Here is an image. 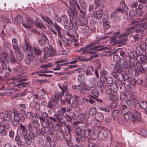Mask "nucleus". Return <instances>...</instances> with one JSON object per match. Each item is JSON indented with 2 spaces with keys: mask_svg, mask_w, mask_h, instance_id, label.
<instances>
[{
  "mask_svg": "<svg viewBox=\"0 0 147 147\" xmlns=\"http://www.w3.org/2000/svg\"><path fill=\"white\" fill-rule=\"evenodd\" d=\"M74 125L76 129V134L80 136L82 141H85L90 132V130L88 129L87 125L79 121L74 122Z\"/></svg>",
  "mask_w": 147,
  "mask_h": 147,
  "instance_id": "f257e3e1",
  "label": "nucleus"
},
{
  "mask_svg": "<svg viewBox=\"0 0 147 147\" xmlns=\"http://www.w3.org/2000/svg\"><path fill=\"white\" fill-rule=\"evenodd\" d=\"M98 43V42H91L86 47L80 49L79 51L81 54L88 53L90 54H95L97 51L108 50L110 49L109 47H104L102 45L92 47Z\"/></svg>",
  "mask_w": 147,
  "mask_h": 147,
  "instance_id": "f03ea898",
  "label": "nucleus"
},
{
  "mask_svg": "<svg viewBox=\"0 0 147 147\" xmlns=\"http://www.w3.org/2000/svg\"><path fill=\"white\" fill-rule=\"evenodd\" d=\"M13 113L14 115L13 119L12 121V123L13 126L17 127L19 125L20 122L23 123L25 120V118L24 116L22 115L20 116L19 112L16 109L13 110ZM21 115H26V112L25 110L21 109L20 111Z\"/></svg>",
  "mask_w": 147,
  "mask_h": 147,
  "instance_id": "7ed1b4c3",
  "label": "nucleus"
},
{
  "mask_svg": "<svg viewBox=\"0 0 147 147\" xmlns=\"http://www.w3.org/2000/svg\"><path fill=\"white\" fill-rule=\"evenodd\" d=\"M44 54L43 58L40 59V61L45 63L46 60L50 57H53L56 55V53L55 51L53 49L52 47H50L49 48L47 47L43 49Z\"/></svg>",
  "mask_w": 147,
  "mask_h": 147,
  "instance_id": "20e7f679",
  "label": "nucleus"
},
{
  "mask_svg": "<svg viewBox=\"0 0 147 147\" xmlns=\"http://www.w3.org/2000/svg\"><path fill=\"white\" fill-rule=\"evenodd\" d=\"M40 121L41 122V125L42 127V128L41 130L40 129H36L37 132L39 134H42L47 133L48 132L50 129V125H51V127H53V124L52 123H50L51 122L48 119L43 121Z\"/></svg>",
  "mask_w": 147,
  "mask_h": 147,
  "instance_id": "39448f33",
  "label": "nucleus"
},
{
  "mask_svg": "<svg viewBox=\"0 0 147 147\" xmlns=\"http://www.w3.org/2000/svg\"><path fill=\"white\" fill-rule=\"evenodd\" d=\"M22 51L25 53L29 52L33 50L32 46L30 44L28 38H27L21 45Z\"/></svg>",
  "mask_w": 147,
  "mask_h": 147,
  "instance_id": "423d86ee",
  "label": "nucleus"
},
{
  "mask_svg": "<svg viewBox=\"0 0 147 147\" xmlns=\"http://www.w3.org/2000/svg\"><path fill=\"white\" fill-rule=\"evenodd\" d=\"M86 12L80 10V17L79 18L80 25L86 26L88 24L87 18L85 17Z\"/></svg>",
  "mask_w": 147,
  "mask_h": 147,
  "instance_id": "0eeeda50",
  "label": "nucleus"
},
{
  "mask_svg": "<svg viewBox=\"0 0 147 147\" xmlns=\"http://www.w3.org/2000/svg\"><path fill=\"white\" fill-rule=\"evenodd\" d=\"M98 56V55H94L91 56H90V58H88L87 59H85L84 57L80 56H77L76 58H74V60L70 62L69 63L71 64H73L76 63L79 60H80L82 61H87L89 60L92 59L93 58H95L97 57Z\"/></svg>",
  "mask_w": 147,
  "mask_h": 147,
  "instance_id": "6e6552de",
  "label": "nucleus"
},
{
  "mask_svg": "<svg viewBox=\"0 0 147 147\" xmlns=\"http://www.w3.org/2000/svg\"><path fill=\"white\" fill-rule=\"evenodd\" d=\"M36 56L33 52V50L28 52L27 59L25 60L26 63L28 65H29L34 60Z\"/></svg>",
  "mask_w": 147,
  "mask_h": 147,
  "instance_id": "1a4fd4ad",
  "label": "nucleus"
},
{
  "mask_svg": "<svg viewBox=\"0 0 147 147\" xmlns=\"http://www.w3.org/2000/svg\"><path fill=\"white\" fill-rule=\"evenodd\" d=\"M18 133L21 138H22L28 134L25 126L22 124L20 125V127L18 129Z\"/></svg>",
  "mask_w": 147,
  "mask_h": 147,
  "instance_id": "9d476101",
  "label": "nucleus"
},
{
  "mask_svg": "<svg viewBox=\"0 0 147 147\" xmlns=\"http://www.w3.org/2000/svg\"><path fill=\"white\" fill-rule=\"evenodd\" d=\"M70 24L72 25V27L74 30V32L76 34V31L78 29V21L77 19L75 18H72L71 19V18L70 19Z\"/></svg>",
  "mask_w": 147,
  "mask_h": 147,
  "instance_id": "9b49d317",
  "label": "nucleus"
},
{
  "mask_svg": "<svg viewBox=\"0 0 147 147\" xmlns=\"http://www.w3.org/2000/svg\"><path fill=\"white\" fill-rule=\"evenodd\" d=\"M69 6L70 9H71L76 10L77 8L80 12V10H82L80 9V6L76 1H72L69 3Z\"/></svg>",
  "mask_w": 147,
  "mask_h": 147,
  "instance_id": "f8f14e48",
  "label": "nucleus"
},
{
  "mask_svg": "<svg viewBox=\"0 0 147 147\" xmlns=\"http://www.w3.org/2000/svg\"><path fill=\"white\" fill-rule=\"evenodd\" d=\"M132 114L133 118V121L136 122L140 120L141 115L139 111L134 110L132 112Z\"/></svg>",
  "mask_w": 147,
  "mask_h": 147,
  "instance_id": "ddd939ff",
  "label": "nucleus"
},
{
  "mask_svg": "<svg viewBox=\"0 0 147 147\" xmlns=\"http://www.w3.org/2000/svg\"><path fill=\"white\" fill-rule=\"evenodd\" d=\"M133 29H134L135 32L138 33H139L141 31V30L140 29H138L135 27H131L126 29L125 30L124 34L127 36L129 35L132 32Z\"/></svg>",
  "mask_w": 147,
  "mask_h": 147,
  "instance_id": "4468645a",
  "label": "nucleus"
},
{
  "mask_svg": "<svg viewBox=\"0 0 147 147\" xmlns=\"http://www.w3.org/2000/svg\"><path fill=\"white\" fill-rule=\"evenodd\" d=\"M67 111L68 112L70 111L68 108L67 109L65 107H61L57 111V115L59 117L63 116Z\"/></svg>",
  "mask_w": 147,
  "mask_h": 147,
  "instance_id": "2eb2a0df",
  "label": "nucleus"
},
{
  "mask_svg": "<svg viewBox=\"0 0 147 147\" xmlns=\"http://www.w3.org/2000/svg\"><path fill=\"white\" fill-rule=\"evenodd\" d=\"M53 101L52 103H51L50 101L48 102V105L47 106V107L50 109H55L57 108L59 105V104L57 100H52Z\"/></svg>",
  "mask_w": 147,
  "mask_h": 147,
  "instance_id": "dca6fc26",
  "label": "nucleus"
},
{
  "mask_svg": "<svg viewBox=\"0 0 147 147\" xmlns=\"http://www.w3.org/2000/svg\"><path fill=\"white\" fill-rule=\"evenodd\" d=\"M108 132L107 131L102 129L99 132L98 134V137L102 140L105 139L107 136Z\"/></svg>",
  "mask_w": 147,
  "mask_h": 147,
  "instance_id": "f3484780",
  "label": "nucleus"
},
{
  "mask_svg": "<svg viewBox=\"0 0 147 147\" xmlns=\"http://www.w3.org/2000/svg\"><path fill=\"white\" fill-rule=\"evenodd\" d=\"M12 45L13 47V49L15 51V52L16 53V51L19 50L20 47L18 46V40L15 38H13L12 40Z\"/></svg>",
  "mask_w": 147,
  "mask_h": 147,
  "instance_id": "a211bd4d",
  "label": "nucleus"
},
{
  "mask_svg": "<svg viewBox=\"0 0 147 147\" xmlns=\"http://www.w3.org/2000/svg\"><path fill=\"white\" fill-rule=\"evenodd\" d=\"M135 70L136 73H137L139 74H142L144 73L145 70L142 67V65L140 64H138L137 67H135Z\"/></svg>",
  "mask_w": 147,
  "mask_h": 147,
  "instance_id": "6ab92c4d",
  "label": "nucleus"
},
{
  "mask_svg": "<svg viewBox=\"0 0 147 147\" xmlns=\"http://www.w3.org/2000/svg\"><path fill=\"white\" fill-rule=\"evenodd\" d=\"M110 88V89L109 88L107 89L106 92L109 95H112L113 94V92H116L117 90V86L115 85L111 86Z\"/></svg>",
  "mask_w": 147,
  "mask_h": 147,
  "instance_id": "aec40b11",
  "label": "nucleus"
},
{
  "mask_svg": "<svg viewBox=\"0 0 147 147\" xmlns=\"http://www.w3.org/2000/svg\"><path fill=\"white\" fill-rule=\"evenodd\" d=\"M145 19L144 18H139L137 19V22H138V25H139V27L141 28H145L147 27V20L145 21V22L139 24L140 22L144 21Z\"/></svg>",
  "mask_w": 147,
  "mask_h": 147,
  "instance_id": "412c9836",
  "label": "nucleus"
},
{
  "mask_svg": "<svg viewBox=\"0 0 147 147\" xmlns=\"http://www.w3.org/2000/svg\"><path fill=\"white\" fill-rule=\"evenodd\" d=\"M26 21L27 23L26 24L24 23H22V26L26 28H30L34 23V21L31 18H27L26 19Z\"/></svg>",
  "mask_w": 147,
  "mask_h": 147,
  "instance_id": "4be33fe9",
  "label": "nucleus"
},
{
  "mask_svg": "<svg viewBox=\"0 0 147 147\" xmlns=\"http://www.w3.org/2000/svg\"><path fill=\"white\" fill-rule=\"evenodd\" d=\"M3 117L5 120L7 121H9L12 119L11 112L9 111H5Z\"/></svg>",
  "mask_w": 147,
  "mask_h": 147,
  "instance_id": "5701e85b",
  "label": "nucleus"
},
{
  "mask_svg": "<svg viewBox=\"0 0 147 147\" xmlns=\"http://www.w3.org/2000/svg\"><path fill=\"white\" fill-rule=\"evenodd\" d=\"M21 138L18 134H17L15 137V141L16 142L17 145L18 146H23V141L20 139Z\"/></svg>",
  "mask_w": 147,
  "mask_h": 147,
  "instance_id": "b1692460",
  "label": "nucleus"
},
{
  "mask_svg": "<svg viewBox=\"0 0 147 147\" xmlns=\"http://www.w3.org/2000/svg\"><path fill=\"white\" fill-rule=\"evenodd\" d=\"M136 100L133 96H130L126 101L127 104L128 106H132L135 103Z\"/></svg>",
  "mask_w": 147,
  "mask_h": 147,
  "instance_id": "393cba45",
  "label": "nucleus"
},
{
  "mask_svg": "<svg viewBox=\"0 0 147 147\" xmlns=\"http://www.w3.org/2000/svg\"><path fill=\"white\" fill-rule=\"evenodd\" d=\"M124 115L125 119L127 121L130 122L133 121V118L132 114L130 112H128L125 114H123Z\"/></svg>",
  "mask_w": 147,
  "mask_h": 147,
  "instance_id": "a878e982",
  "label": "nucleus"
},
{
  "mask_svg": "<svg viewBox=\"0 0 147 147\" xmlns=\"http://www.w3.org/2000/svg\"><path fill=\"white\" fill-rule=\"evenodd\" d=\"M120 109L121 110V112L122 114H125L128 112L129 111V109L127 106L123 104V103L121 104L120 106Z\"/></svg>",
  "mask_w": 147,
  "mask_h": 147,
  "instance_id": "bb28decb",
  "label": "nucleus"
},
{
  "mask_svg": "<svg viewBox=\"0 0 147 147\" xmlns=\"http://www.w3.org/2000/svg\"><path fill=\"white\" fill-rule=\"evenodd\" d=\"M119 40L118 41V43H120L122 44H124L128 38L127 36L124 33L119 36Z\"/></svg>",
  "mask_w": 147,
  "mask_h": 147,
  "instance_id": "cd10ccee",
  "label": "nucleus"
},
{
  "mask_svg": "<svg viewBox=\"0 0 147 147\" xmlns=\"http://www.w3.org/2000/svg\"><path fill=\"white\" fill-rule=\"evenodd\" d=\"M94 68L92 66H89L87 68L86 71V74L88 76H90L92 75V73L94 70Z\"/></svg>",
  "mask_w": 147,
  "mask_h": 147,
  "instance_id": "c85d7f7f",
  "label": "nucleus"
},
{
  "mask_svg": "<svg viewBox=\"0 0 147 147\" xmlns=\"http://www.w3.org/2000/svg\"><path fill=\"white\" fill-rule=\"evenodd\" d=\"M62 97L59 92L56 91L54 94V96L51 98V100H58Z\"/></svg>",
  "mask_w": 147,
  "mask_h": 147,
  "instance_id": "c756f323",
  "label": "nucleus"
},
{
  "mask_svg": "<svg viewBox=\"0 0 147 147\" xmlns=\"http://www.w3.org/2000/svg\"><path fill=\"white\" fill-rule=\"evenodd\" d=\"M41 18L45 22L47 23L48 24L50 25L54 24L52 20L48 17L47 16L44 17L42 16H41Z\"/></svg>",
  "mask_w": 147,
  "mask_h": 147,
  "instance_id": "7c9ffc66",
  "label": "nucleus"
},
{
  "mask_svg": "<svg viewBox=\"0 0 147 147\" xmlns=\"http://www.w3.org/2000/svg\"><path fill=\"white\" fill-rule=\"evenodd\" d=\"M33 52L36 56H38L41 55L42 54V50L38 47H33Z\"/></svg>",
  "mask_w": 147,
  "mask_h": 147,
  "instance_id": "2f4dec72",
  "label": "nucleus"
},
{
  "mask_svg": "<svg viewBox=\"0 0 147 147\" xmlns=\"http://www.w3.org/2000/svg\"><path fill=\"white\" fill-rule=\"evenodd\" d=\"M95 119L100 121H102L104 119V117L103 114L100 113L98 112L95 115Z\"/></svg>",
  "mask_w": 147,
  "mask_h": 147,
  "instance_id": "473e14b6",
  "label": "nucleus"
},
{
  "mask_svg": "<svg viewBox=\"0 0 147 147\" xmlns=\"http://www.w3.org/2000/svg\"><path fill=\"white\" fill-rule=\"evenodd\" d=\"M90 134L91 138L93 140L95 139L98 137L97 132L93 129H92L91 130H90Z\"/></svg>",
  "mask_w": 147,
  "mask_h": 147,
  "instance_id": "72a5a7b5",
  "label": "nucleus"
},
{
  "mask_svg": "<svg viewBox=\"0 0 147 147\" xmlns=\"http://www.w3.org/2000/svg\"><path fill=\"white\" fill-rule=\"evenodd\" d=\"M72 42L73 41L72 40L67 38L64 42V46L66 48L70 47L72 46Z\"/></svg>",
  "mask_w": 147,
  "mask_h": 147,
  "instance_id": "f704fd0d",
  "label": "nucleus"
},
{
  "mask_svg": "<svg viewBox=\"0 0 147 147\" xmlns=\"http://www.w3.org/2000/svg\"><path fill=\"white\" fill-rule=\"evenodd\" d=\"M92 94L93 95L94 98L97 97L99 95V92L97 89L96 85H94V86L92 89L91 92Z\"/></svg>",
  "mask_w": 147,
  "mask_h": 147,
  "instance_id": "c9c22d12",
  "label": "nucleus"
},
{
  "mask_svg": "<svg viewBox=\"0 0 147 147\" xmlns=\"http://www.w3.org/2000/svg\"><path fill=\"white\" fill-rule=\"evenodd\" d=\"M72 95L70 93L67 92L64 95V97L66 101L69 104L71 103V98L72 97Z\"/></svg>",
  "mask_w": 147,
  "mask_h": 147,
  "instance_id": "e433bc0d",
  "label": "nucleus"
},
{
  "mask_svg": "<svg viewBox=\"0 0 147 147\" xmlns=\"http://www.w3.org/2000/svg\"><path fill=\"white\" fill-rule=\"evenodd\" d=\"M15 21L18 24L22 23L23 22V17L20 15H18L16 16L14 19Z\"/></svg>",
  "mask_w": 147,
  "mask_h": 147,
  "instance_id": "4c0bfd02",
  "label": "nucleus"
},
{
  "mask_svg": "<svg viewBox=\"0 0 147 147\" xmlns=\"http://www.w3.org/2000/svg\"><path fill=\"white\" fill-rule=\"evenodd\" d=\"M114 70L118 73H121L124 71L123 69L118 64H116L114 67Z\"/></svg>",
  "mask_w": 147,
  "mask_h": 147,
  "instance_id": "58836bf2",
  "label": "nucleus"
},
{
  "mask_svg": "<svg viewBox=\"0 0 147 147\" xmlns=\"http://www.w3.org/2000/svg\"><path fill=\"white\" fill-rule=\"evenodd\" d=\"M130 96V95L129 94L127 95L125 94L124 93H122L120 94V99L122 101H123L126 102L127 100L128 99V98H129Z\"/></svg>",
  "mask_w": 147,
  "mask_h": 147,
  "instance_id": "ea45409f",
  "label": "nucleus"
},
{
  "mask_svg": "<svg viewBox=\"0 0 147 147\" xmlns=\"http://www.w3.org/2000/svg\"><path fill=\"white\" fill-rule=\"evenodd\" d=\"M79 90L80 92L84 94H86L87 92L85 90L86 85L84 83L81 84H79Z\"/></svg>",
  "mask_w": 147,
  "mask_h": 147,
  "instance_id": "a19ab883",
  "label": "nucleus"
},
{
  "mask_svg": "<svg viewBox=\"0 0 147 147\" xmlns=\"http://www.w3.org/2000/svg\"><path fill=\"white\" fill-rule=\"evenodd\" d=\"M79 2L80 4V6L82 11H85V10L86 8V4L83 0H79Z\"/></svg>",
  "mask_w": 147,
  "mask_h": 147,
  "instance_id": "79ce46f5",
  "label": "nucleus"
},
{
  "mask_svg": "<svg viewBox=\"0 0 147 147\" xmlns=\"http://www.w3.org/2000/svg\"><path fill=\"white\" fill-rule=\"evenodd\" d=\"M80 32L84 35L87 36L89 34V31L86 28H82L80 30Z\"/></svg>",
  "mask_w": 147,
  "mask_h": 147,
  "instance_id": "37998d69",
  "label": "nucleus"
},
{
  "mask_svg": "<svg viewBox=\"0 0 147 147\" xmlns=\"http://www.w3.org/2000/svg\"><path fill=\"white\" fill-rule=\"evenodd\" d=\"M16 56L17 59L20 61L22 60L24 58V53L21 51H19L18 53H16Z\"/></svg>",
  "mask_w": 147,
  "mask_h": 147,
  "instance_id": "c03bdc74",
  "label": "nucleus"
},
{
  "mask_svg": "<svg viewBox=\"0 0 147 147\" xmlns=\"http://www.w3.org/2000/svg\"><path fill=\"white\" fill-rule=\"evenodd\" d=\"M22 138L24 139L25 143L28 145H30L32 143V139H30L29 138V134L25 136Z\"/></svg>",
  "mask_w": 147,
  "mask_h": 147,
  "instance_id": "a18cd8bd",
  "label": "nucleus"
},
{
  "mask_svg": "<svg viewBox=\"0 0 147 147\" xmlns=\"http://www.w3.org/2000/svg\"><path fill=\"white\" fill-rule=\"evenodd\" d=\"M95 12V14L94 15V16L96 18H100L102 17L103 14L102 10H99L97 11L94 12V13Z\"/></svg>",
  "mask_w": 147,
  "mask_h": 147,
  "instance_id": "49530a36",
  "label": "nucleus"
},
{
  "mask_svg": "<svg viewBox=\"0 0 147 147\" xmlns=\"http://www.w3.org/2000/svg\"><path fill=\"white\" fill-rule=\"evenodd\" d=\"M97 112L96 109L94 107H91L89 109L88 113L89 115H93Z\"/></svg>",
  "mask_w": 147,
  "mask_h": 147,
  "instance_id": "de8ad7c7",
  "label": "nucleus"
},
{
  "mask_svg": "<svg viewBox=\"0 0 147 147\" xmlns=\"http://www.w3.org/2000/svg\"><path fill=\"white\" fill-rule=\"evenodd\" d=\"M48 116V115L47 113L45 112H41V115H40V121H43L47 119Z\"/></svg>",
  "mask_w": 147,
  "mask_h": 147,
  "instance_id": "09e8293b",
  "label": "nucleus"
},
{
  "mask_svg": "<svg viewBox=\"0 0 147 147\" xmlns=\"http://www.w3.org/2000/svg\"><path fill=\"white\" fill-rule=\"evenodd\" d=\"M61 22L65 24H67L69 20L67 16L65 14H63L61 16Z\"/></svg>",
  "mask_w": 147,
  "mask_h": 147,
  "instance_id": "8fccbe9b",
  "label": "nucleus"
},
{
  "mask_svg": "<svg viewBox=\"0 0 147 147\" xmlns=\"http://www.w3.org/2000/svg\"><path fill=\"white\" fill-rule=\"evenodd\" d=\"M40 19L38 18H36V26L37 27L39 28H42L43 26L44 25L43 24L40 22Z\"/></svg>",
  "mask_w": 147,
  "mask_h": 147,
  "instance_id": "3c124183",
  "label": "nucleus"
},
{
  "mask_svg": "<svg viewBox=\"0 0 147 147\" xmlns=\"http://www.w3.org/2000/svg\"><path fill=\"white\" fill-rule=\"evenodd\" d=\"M89 85L94 87V85H96L95 84L96 82V78L94 77L90 78L88 80Z\"/></svg>",
  "mask_w": 147,
  "mask_h": 147,
  "instance_id": "603ef678",
  "label": "nucleus"
},
{
  "mask_svg": "<svg viewBox=\"0 0 147 147\" xmlns=\"http://www.w3.org/2000/svg\"><path fill=\"white\" fill-rule=\"evenodd\" d=\"M59 87L62 91V96H63L65 92L67 91V87L66 85H64L59 86Z\"/></svg>",
  "mask_w": 147,
  "mask_h": 147,
  "instance_id": "864d4df0",
  "label": "nucleus"
},
{
  "mask_svg": "<svg viewBox=\"0 0 147 147\" xmlns=\"http://www.w3.org/2000/svg\"><path fill=\"white\" fill-rule=\"evenodd\" d=\"M77 12L76 10L71 9L69 10V14L70 16V18L72 19V18H74V17L75 16V14Z\"/></svg>",
  "mask_w": 147,
  "mask_h": 147,
  "instance_id": "5fc2aeb1",
  "label": "nucleus"
},
{
  "mask_svg": "<svg viewBox=\"0 0 147 147\" xmlns=\"http://www.w3.org/2000/svg\"><path fill=\"white\" fill-rule=\"evenodd\" d=\"M53 116L54 117H49L50 119L52 120L53 122H56L57 121H60V117L57 115H54Z\"/></svg>",
  "mask_w": 147,
  "mask_h": 147,
  "instance_id": "6e6d98bb",
  "label": "nucleus"
},
{
  "mask_svg": "<svg viewBox=\"0 0 147 147\" xmlns=\"http://www.w3.org/2000/svg\"><path fill=\"white\" fill-rule=\"evenodd\" d=\"M140 105V107L142 109L146 110L147 109V102L145 101H142Z\"/></svg>",
  "mask_w": 147,
  "mask_h": 147,
  "instance_id": "4d7b16f0",
  "label": "nucleus"
},
{
  "mask_svg": "<svg viewBox=\"0 0 147 147\" xmlns=\"http://www.w3.org/2000/svg\"><path fill=\"white\" fill-rule=\"evenodd\" d=\"M103 80L104 82H106L109 84H111L113 83V79L111 77H108L107 78L106 77H104Z\"/></svg>",
  "mask_w": 147,
  "mask_h": 147,
  "instance_id": "13d9d810",
  "label": "nucleus"
},
{
  "mask_svg": "<svg viewBox=\"0 0 147 147\" xmlns=\"http://www.w3.org/2000/svg\"><path fill=\"white\" fill-rule=\"evenodd\" d=\"M67 117L69 119H75L76 118V114L75 113L73 112H70L69 115H67Z\"/></svg>",
  "mask_w": 147,
  "mask_h": 147,
  "instance_id": "bf43d9fd",
  "label": "nucleus"
},
{
  "mask_svg": "<svg viewBox=\"0 0 147 147\" xmlns=\"http://www.w3.org/2000/svg\"><path fill=\"white\" fill-rule=\"evenodd\" d=\"M97 85L100 89V91L102 92L103 91V89L105 88L103 86V84L102 82L101 81V79H100V81H98L97 82Z\"/></svg>",
  "mask_w": 147,
  "mask_h": 147,
  "instance_id": "052dcab7",
  "label": "nucleus"
},
{
  "mask_svg": "<svg viewBox=\"0 0 147 147\" xmlns=\"http://www.w3.org/2000/svg\"><path fill=\"white\" fill-rule=\"evenodd\" d=\"M38 120L37 119H32V124L33 127L35 128H38L40 126V124Z\"/></svg>",
  "mask_w": 147,
  "mask_h": 147,
  "instance_id": "680f3d73",
  "label": "nucleus"
},
{
  "mask_svg": "<svg viewBox=\"0 0 147 147\" xmlns=\"http://www.w3.org/2000/svg\"><path fill=\"white\" fill-rule=\"evenodd\" d=\"M122 66L123 67L126 69H129L131 67V65L128 62L123 61L122 63Z\"/></svg>",
  "mask_w": 147,
  "mask_h": 147,
  "instance_id": "e2e57ef3",
  "label": "nucleus"
},
{
  "mask_svg": "<svg viewBox=\"0 0 147 147\" xmlns=\"http://www.w3.org/2000/svg\"><path fill=\"white\" fill-rule=\"evenodd\" d=\"M138 7L139 9L137 8L135 10V13L137 14L140 15L142 13V11L140 9L142 7V6L141 4H140Z\"/></svg>",
  "mask_w": 147,
  "mask_h": 147,
  "instance_id": "0e129e2a",
  "label": "nucleus"
},
{
  "mask_svg": "<svg viewBox=\"0 0 147 147\" xmlns=\"http://www.w3.org/2000/svg\"><path fill=\"white\" fill-rule=\"evenodd\" d=\"M85 76L83 74H81L79 75L78 77V80L80 82H83L85 80Z\"/></svg>",
  "mask_w": 147,
  "mask_h": 147,
  "instance_id": "69168bd1",
  "label": "nucleus"
},
{
  "mask_svg": "<svg viewBox=\"0 0 147 147\" xmlns=\"http://www.w3.org/2000/svg\"><path fill=\"white\" fill-rule=\"evenodd\" d=\"M1 57L2 59H4L5 61H7L9 60V57L7 54L3 52L1 54Z\"/></svg>",
  "mask_w": 147,
  "mask_h": 147,
  "instance_id": "338daca9",
  "label": "nucleus"
},
{
  "mask_svg": "<svg viewBox=\"0 0 147 147\" xmlns=\"http://www.w3.org/2000/svg\"><path fill=\"white\" fill-rule=\"evenodd\" d=\"M100 74L101 75V76L100 77V79H103L104 77V76H107L108 74V73L107 72L106 70H102L100 72Z\"/></svg>",
  "mask_w": 147,
  "mask_h": 147,
  "instance_id": "774afa93",
  "label": "nucleus"
}]
</instances>
